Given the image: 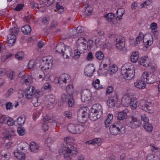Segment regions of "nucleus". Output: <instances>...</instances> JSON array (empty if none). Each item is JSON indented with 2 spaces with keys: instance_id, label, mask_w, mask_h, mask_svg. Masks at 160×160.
Returning <instances> with one entry per match:
<instances>
[{
  "instance_id": "obj_1",
  "label": "nucleus",
  "mask_w": 160,
  "mask_h": 160,
  "mask_svg": "<svg viewBox=\"0 0 160 160\" xmlns=\"http://www.w3.org/2000/svg\"><path fill=\"white\" fill-rule=\"evenodd\" d=\"M64 141L66 143L61 145L59 150V154L61 156L63 157L65 160H71L70 154L74 155H76L78 153L76 148L69 144L73 142L74 139L73 138L69 137L64 138Z\"/></svg>"
},
{
  "instance_id": "obj_2",
  "label": "nucleus",
  "mask_w": 160,
  "mask_h": 160,
  "mask_svg": "<svg viewBox=\"0 0 160 160\" xmlns=\"http://www.w3.org/2000/svg\"><path fill=\"white\" fill-rule=\"evenodd\" d=\"M90 109L88 113V109L87 107H82L80 108L78 112L77 119L78 121L81 123L85 122L89 118L90 119L93 121H95L99 118L102 113L99 112V113L95 111H92Z\"/></svg>"
},
{
  "instance_id": "obj_3",
  "label": "nucleus",
  "mask_w": 160,
  "mask_h": 160,
  "mask_svg": "<svg viewBox=\"0 0 160 160\" xmlns=\"http://www.w3.org/2000/svg\"><path fill=\"white\" fill-rule=\"evenodd\" d=\"M121 72L123 78L126 80H130L135 74L133 65L129 63H125L122 66Z\"/></svg>"
},
{
  "instance_id": "obj_4",
  "label": "nucleus",
  "mask_w": 160,
  "mask_h": 160,
  "mask_svg": "<svg viewBox=\"0 0 160 160\" xmlns=\"http://www.w3.org/2000/svg\"><path fill=\"white\" fill-rule=\"evenodd\" d=\"M109 130L110 134L112 135L124 134L126 131L125 125L119 122L114 123L110 127Z\"/></svg>"
},
{
  "instance_id": "obj_5",
  "label": "nucleus",
  "mask_w": 160,
  "mask_h": 160,
  "mask_svg": "<svg viewBox=\"0 0 160 160\" xmlns=\"http://www.w3.org/2000/svg\"><path fill=\"white\" fill-rule=\"evenodd\" d=\"M19 31V28L14 27L9 30V33L7 36L8 44L9 46H12L15 42L16 35Z\"/></svg>"
},
{
  "instance_id": "obj_6",
  "label": "nucleus",
  "mask_w": 160,
  "mask_h": 160,
  "mask_svg": "<svg viewBox=\"0 0 160 160\" xmlns=\"http://www.w3.org/2000/svg\"><path fill=\"white\" fill-rule=\"evenodd\" d=\"M141 78L148 83L152 84L157 81V77L155 74L145 72L142 74Z\"/></svg>"
},
{
  "instance_id": "obj_7",
  "label": "nucleus",
  "mask_w": 160,
  "mask_h": 160,
  "mask_svg": "<svg viewBox=\"0 0 160 160\" xmlns=\"http://www.w3.org/2000/svg\"><path fill=\"white\" fill-rule=\"evenodd\" d=\"M42 61L45 65L41 66L42 71H45L48 70L52 65L53 58L51 56H47L42 58Z\"/></svg>"
},
{
  "instance_id": "obj_8",
  "label": "nucleus",
  "mask_w": 160,
  "mask_h": 160,
  "mask_svg": "<svg viewBox=\"0 0 160 160\" xmlns=\"http://www.w3.org/2000/svg\"><path fill=\"white\" fill-rule=\"evenodd\" d=\"M40 96L39 91L36 90L34 87H29L27 88L25 91V95L27 99H30L34 96L38 97Z\"/></svg>"
},
{
  "instance_id": "obj_9",
  "label": "nucleus",
  "mask_w": 160,
  "mask_h": 160,
  "mask_svg": "<svg viewBox=\"0 0 160 160\" xmlns=\"http://www.w3.org/2000/svg\"><path fill=\"white\" fill-rule=\"evenodd\" d=\"M87 41L85 38L80 37L77 40V48L80 51L84 52L85 50L88 49V45H87Z\"/></svg>"
},
{
  "instance_id": "obj_10",
  "label": "nucleus",
  "mask_w": 160,
  "mask_h": 160,
  "mask_svg": "<svg viewBox=\"0 0 160 160\" xmlns=\"http://www.w3.org/2000/svg\"><path fill=\"white\" fill-rule=\"evenodd\" d=\"M139 106L140 108L145 112L150 113L153 112V109L151 106V104L147 102L145 100H141L139 104Z\"/></svg>"
},
{
  "instance_id": "obj_11",
  "label": "nucleus",
  "mask_w": 160,
  "mask_h": 160,
  "mask_svg": "<svg viewBox=\"0 0 160 160\" xmlns=\"http://www.w3.org/2000/svg\"><path fill=\"white\" fill-rule=\"evenodd\" d=\"M81 100L82 102H85L91 100L92 94L89 89H87L82 90L81 92Z\"/></svg>"
},
{
  "instance_id": "obj_12",
  "label": "nucleus",
  "mask_w": 160,
  "mask_h": 160,
  "mask_svg": "<svg viewBox=\"0 0 160 160\" xmlns=\"http://www.w3.org/2000/svg\"><path fill=\"white\" fill-rule=\"evenodd\" d=\"M47 99L44 101L46 106L48 109H51L53 107V104L56 103L55 98V97L52 95H49L46 96Z\"/></svg>"
},
{
  "instance_id": "obj_13",
  "label": "nucleus",
  "mask_w": 160,
  "mask_h": 160,
  "mask_svg": "<svg viewBox=\"0 0 160 160\" xmlns=\"http://www.w3.org/2000/svg\"><path fill=\"white\" fill-rule=\"evenodd\" d=\"M153 36L151 34L148 33L144 35L143 42L145 47H148L151 45L153 43Z\"/></svg>"
},
{
  "instance_id": "obj_14",
  "label": "nucleus",
  "mask_w": 160,
  "mask_h": 160,
  "mask_svg": "<svg viewBox=\"0 0 160 160\" xmlns=\"http://www.w3.org/2000/svg\"><path fill=\"white\" fill-rule=\"evenodd\" d=\"M69 77V75L67 74H62L59 77H56L54 79V82L55 83L62 84V82L66 83Z\"/></svg>"
},
{
  "instance_id": "obj_15",
  "label": "nucleus",
  "mask_w": 160,
  "mask_h": 160,
  "mask_svg": "<svg viewBox=\"0 0 160 160\" xmlns=\"http://www.w3.org/2000/svg\"><path fill=\"white\" fill-rule=\"evenodd\" d=\"M125 39L123 37L119 36L116 39V46L117 48L119 50H122L125 47Z\"/></svg>"
},
{
  "instance_id": "obj_16",
  "label": "nucleus",
  "mask_w": 160,
  "mask_h": 160,
  "mask_svg": "<svg viewBox=\"0 0 160 160\" xmlns=\"http://www.w3.org/2000/svg\"><path fill=\"white\" fill-rule=\"evenodd\" d=\"M95 71V68L92 64L87 65L84 69V73L85 76L90 77L92 75Z\"/></svg>"
},
{
  "instance_id": "obj_17",
  "label": "nucleus",
  "mask_w": 160,
  "mask_h": 160,
  "mask_svg": "<svg viewBox=\"0 0 160 160\" xmlns=\"http://www.w3.org/2000/svg\"><path fill=\"white\" fill-rule=\"evenodd\" d=\"M139 63L145 67L148 66L151 64L150 60L148 56H143L139 59Z\"/></svg>"
},
{
  "instance_id": "obj_18",
  "label": "nucleus",
  "mask_w": 160,
  "mask_h": 160,
  "mask_svg": "<svg viewBox=\"0 0 160 160\" xmlns=\"http://www.w3.org/2000/svg\"><path fill=\"white\" fill-rule=\"evenodd\" d=\"M141 123L137 118L132 116L131 117V120L130 121L128 124L129 126L132 128H136L140 125Z\"/></svg>"
},
{
  "instance_id": "obj_19",
  "label": "nucleus",
  "mask_w": 160,
  "mask_h": 160,
  "mask_svg": "<svg viewBox=\"0 0 160 160\" xmlns=\"http://www.w3.org/2000/svg\"><path fill=\"white\" fill-rule=\"evenodd\" d=\"M118 100V96L115 94L113 96L110 97L107 101L108 105L109 107H112Z\"/></svg>"
},
{
  "instance_id": "obj_20",
  "label": "nucleus",
  "mask_w": 160,
  "mask_h": 160,
  "mask_svg": "<svg viewBox=\"0 0 160 160\" xmlns=\"http://www.w3.org/2000/svg\"><path fill=\"white\" fill-rule=\"evenodd\" d=\"M73 29L76 30L77 33H81L83 31V28L81 26H78L77 28H75L74 29L70 30L69 31V33L72 32V33L71 34H68V36L67 37L65 38H72L74 37V33H73Z\"/></svg>"
},
{
  "instance_id": "obj_21",
  "label": "nucleus",
  "mask_w": 160,
  "mask_h": 160,
  "mask_svg": "<svg viewBox=\"0 0 160 160\" xmlns=\"http://www.w3.org/2000/svg\"><path fill=\"white\" fill-rule=\"evenodd\" d=\"M72 50L70 46H66L63 51L62 55L64 58H68L71 55Z\"/></svg>"
},
{
  "instance_id": "obj_22",
  "label": "nucleus",
  "mask_w": 160,
  "mask_h": 160,
  "mask_svg": "<svg viewBox=\"0 0 160 160\" xmlns=\"http://www.w3.org/2000/svg\"><path fill=\"white\" fill-rule=\"evenodd\" d=\"M31 7L33 9H38L39 10L42 12L44 11L45 8L43 7L42 4L39 5L37 2H31L30 3Z\"/></svg>"
},
{
  "instance_id": "obj_23",
  "label": "nucleus",
  "mask_w": 160,
  "mask_h": 160,
  "mask_svg": "<svg viewBox=\"0 0 160 160\" xmlns=\"http://www.w3.org/2000/svg\"><path fill=\"white\" fill-rule=\"evenodd\" d=\"M66 46V45L63 43H59L56 47V52L58 53H61L62 55L63 53V51Z\"/></svg>"
},
{
  "instance_id": "obj_24",
  "label": "nucleus",
  "mask_w": 160,
  "mask_h": 160,
  "mask_svg": "<svg viewBox=\"0 0 160 160\" xmlns=\"http://www.w3.org/2000/svg\"><path fill=\"white\" fill-rule=\"evenodd\" d=\"M29 147L32 152L34 153L38 152L39 149V146L34 142H32L30 143Z\"/></svg>"
},
{
  "instance_id": "obj_25",
  "label": "nucleus",
  "mask_w": 160,
  "mask_h": 160,
  "mask_svg": "<svg viewBox=\"0 0 160 160\" xmlns=\"http://www.w3.org/2000/svg\"><path fill=\"white\" fill-rule=\"evenodd\" d=\"M83 7L86 8L85 10V13L86 15L88 16L91 14L93 10L92 8L87 3H84Z\"/></svg>"
},
{
  "instance_id": "obj_26",
  "label": "nucleus",
  "mask_w": 160,
  "mask_h": 160,
  "mask_svg": "<svg viewBox=\"0 0 160 160\" xmlns=\"http://www.w3.org/2000/svg\"><path fill=\"white\" fill-rule=\"evenodd\" d=\"M130 97L127 94L124 95L121 99L122 103L124 107H128L129 106L130 101Z\"/></svg>"
},
{
  "instance_id": "obj_27",
  "label": "nucleus",
  "mask_w": 160,
  "mask_h": 160,
  "mask_svg": "<svg viewBox=\"0 0 160 160\" xmlns=\"http://www.w3.org/2000/svg\"><path fill=\"white\" fill-rule=\"evenodd\" d=\"M10 128L4 129L2 132L3 134V138L4 139L10 140L11 139V136L10 133Z\"/></svg>"
},
{
  "instance_id": "obj_28",
  "label": "nucleus",
  "mask_w": 160,
  "mask_h": 160,
  "mask_svg": "<svg viewBox=\"0 0 160 160\" xmlns=\"http://www.w3.org/2000/svg\"><path fill=\"white\" fill-rule=\"evenodd\" d=\"M145 82L142 80L137 81L134 83V86L137 88L140 89H144L146 87Z\"/></svg>"
},
{
  "instance_id": "obj_29",
  "label": "nucleus",
  "mask_w": 160,
  "mask_h": 160,
  "mask_svg": "<svg viewBox=\"0 0 160 160\" xmlns=\"http://www.w3.org/2000/svg\"><path fill=\"white\" fill-rule=\"evenodd\" d=\"M129 105L132 110L135 109L137 106L138 100L136 98H132L131 99L129 103Z\"/></svg>"
},
{
  "instance_id": "obj_30",
  "label": "nucleus",
  "mask_w": 160,
  "mask_h": 160,
  "mask_svg": "<svg viewBox=\"0 0 160 160\" xmlns=\"http://www.w3.org/2000/svg\"><path fill=\"white\" fill-rule=\"evenodd\" d=\"M55 0H39L40 4H42L43 7H47L52 4Z\"/></svg>"
},
{
  "instance_id": "obj_31",
  "label": "nucleus",
  "mask_w": 160,
  "mask_h": 160,
  "mask_svg": "<svg viewBox=\"0 0 160 160\" xmlns=\"http://www.w3.org/2000/svg\"><path fill=\"white\" fill-rule=\"evenodd\" d=\"M91 109L92 110V111H95L98 112V113L99 112H101L102 113V109L101 105L97 103L93 104Z\"/></svg>"
},
{
  "instance_id": "obj_32",
  "label": "nucleus",
  "mask_w": 160,
  "mask_h": 160,
  "mask_svg": "<svg viewBox=\"0 0 160 160\" xmlns=\"http://www.w3.org/2000/svg\"><path fill=\"white\" fill-rule=\"evenodd\" d=\"M125 13L124 9L123 8H120L117 11L116 18L117 20H120L121 19L122 16Z\"/></svg>"
},
{
  "instance_id": "obj_33",
  "label": "nucleus",
  "mask_w": 160,
  "mask_h": 160,
  "mask_svg": "<svg viewBox=\"0 0 160 160\" xmlns=\"http://www.w3.org/2000/svg\"><path fill=\"white\" fill-rule=\"evenodd\" d=\"M22 31L25 34L28 35L30 33L32 29L29 25H26L21 28Z\"/></svg>"
},
{
  "instance_id": "obj_34",
  "label": "nucleus",
  "mask_w": 160,
  "mask_h": 160,
  "mask_svg": "<svg viewBox=\"0 0 160 160\" xmlns=\"http://www.w3.org/2000/svg\"><path fill=\"white\" fill-rule=\"evenodd\" d=\"M113 118V116L112 114L109 113L108 114L107 118L104 122L106 127L108 128L110 124L112 122Z\"/></svg>"
},
{
  "instance_id": "obj_35",
  "label": "nucleus",
  "mask_w": 160,
  "mask_h": 160,
  "mask_svg": "<svg viewBox=\"0 0 160 160\" xmlns=\"http://www.w3.org/2000/svg\"><path fill=\"white\" fill-rule=\"evenodd\" d=\"M139 55L138 52H133L131 56L130 59L132 62H136L138 60Z\"/></svg>"
},
{
  "instance_id": "obj_36",
  "label": "nucleus",
  "mask_w": 160,
  "mask_h": 160,
  "mask_svg": "<svg viewBox=\"0 0 160 160\" xmlns=\"http://www.w3.org/2000/svg\"><path fill=\"white\" fill-rule=\"evenodd\" d=\"M66 91L69 96L72 97L74 91V88L72 84H69L66 87Z\"/></svg>"
},
{
  "instance_id": "obj_37",
  "label": "nucleus",
  "mask_w": 160,
  "mask_h": 160,
  "mask_svg": "<svg viewBox=\"0 0 160 160\" xmlns=\"http://www.w3.org/2000/svg\"><path fill=\"white\" fill-rule=\"evenodd\" d=\"M21 81H24L25 83L27 85H28L31 84L32 82V78L30 76H26L25 77L22 78Z\"/></svg>"
},
{
  "instance_id": "obj_38",
  "label": "nucleus",
  "mask_w": 160,
  "mask_h": 160,
  "mask_svg": "<svg viewBox=\"0 0 160 160\" xmlns=\"http://www.w3.org/2000/svg\"><path fill=\"white\" fill-rule=\"evenodd\" d=\"M100 81L98 79H96L95 81H94L92 82L93 86L96 89H100L102 88V85H100Z\"/></svg>"
},
{
  "instance_id": "obj_39",
  "label": "nucleus",
  "mask_w": 160,
  "mask_h": 160,
  "mask_svg": "<svg viewBox=\"0 0 160 160\" xmlns=\"http://www.w3.org/2000/svg\"><path fill=\"white\" fill-rule=\"evenodd\" d=\"M75 129L77 132L75 134H79L83 131L85 129V127L82 124H77L76 125Z\"/></svg>"
},
{
  "instance_id": "obj_40",
  "label": "nucleus",
  "mask_w": 160,
  "mask_h": 160,
  "mask_svg": "<svg viewBox=\"0 0 160 160\" xmlns=\"http://www.w3.org/2000/svg\"><path fill=\"white\" fill-rule=\"evenodd\" d=\"M1 160H8L10 156V154L7 152L4 153L2 150L1 152Z\"/></svg>"
},
{
  "instance_id": "obj_41",
  "label": "nucleus",
  "mask_w": 160,
  "mask_h": 160,
  "mask_svg": "<svg viewBox=\"0 0 160 160\" xmlns=\"http://www.w3.org/2000/svg\"><path fill=\"white\" fill-rule=\"evenodd\" d=\"M76 125L72 124H69L68 126V129L69 132L75 134L76 132Z\"/></svg>"
},
{
  "instance_id": "obj_42",
  "label": "nucleus",
  "mask_w": 160,
  "mask_h": 160,
  "mask_svg": "<svg viewBox=\"0 0 160 160\" xmlns=\"http://www.w3.org/2000/svg\"><path fill=\"white\" fill-rule=\"evenodd\" d=\"M95 56L98 60H102L104 58V55L102 51L99 50L96 52Z\"/></svg>"
},
{
  "instance_id": "obj_43",
  "label": "nucleus",
  "mask_w": 160,
  "mask_h": 160,
  "mask_svg": "<svg viewBox=\"0 0 160 160\" xmlns=\"http://www.w3.org/2000/svg\"><path fill=\"white\" fill-rule=\"evenodd\" d=\"M143 127L148 132H151L153 130V126L148 122L144 123Z\"/></svg>"
},
{
  "instance_id": "obj_44",
  "label": "nucleus",
  "mask_w": 160,
  "mask_h": 160,
  "mask_svg": "<svg viewBox=\"0 0 160 160\" xmlns=\"http://www.w3.org/2000/svg\"><path fill=\"white\" fill-rule=\"evenodd\" d=\"M114 17V14L112 12L107 14L106 15H104L106 20L109 22H112Z\"/></svg>"
},
{
  "instance_id": "obj_45",
  "label": "nucleus",
  "mask_w": 160,
  "mask_h": 160,
  "mask_svg": "<svg viewBox=\"0 0 160 160\" xmlns=\"http://www.w3.org/2000/svg\"><path fill=\"white\" fill-rule=\"evenodd\" d=\"M53 117L52 115L48 114L44 116L43 118V120L45 122L50 123L52 122Z\"/></svg>"
},
{
  "instance_id": "obj_46",
  "label": "nucleus",
  "mask_w": 160,
  "mask_h": 160,
  "mask_svg": "<svg viewBox=\"0 0 160 160\" xmlns=\"http://www.w3.org/2000/svg\"><path fill=\"white\" fill-rule=\"evenodd\" d=\"M127 113L123 111L120 112L118 114V118L119 120H123L127 118Z\"/></svg>"
},
{
  "instance_id": "obj_47",
  "label": "nucleus",
  "mask_w": 160,
  "mask_h": 160,
  "mask_svg": "<svg viewBox=\"0 0 160 160\" xmlns=\"http://www.w3.org/2000/svg\"><path fill=\"white\" fill-rule=\"evenodd\" d=\"M158 156L155 154H149L147 157V160H159Z\"/></svg>"
},
{
  "instance_id": "obj_48",
  "label": "nucleus",
  "mask_w": 160,
  "mask_h": 160,
  "mask_svg": "<svg viewBox=\"0 0 160 160\" xmlns=\"http://www.w3.org/2000/svg\"><path fill=\"white\" fill-rule=\"evenodd\" d=\"M152 1L151 0H147L144 1L143 3L141 4L140 6L141 8H148L151 5Z\"/></svg>"
},
{
  "instance_id": "obj_49",
  "label": "nucleus",
  "mask_w": 160,
  "mask_h": 160,
  "mask_svg": "<svg viewBox=\"0 0 160 160\" xmlns=\"http://www.w3.org/2000/svg\"><path fill=\"white\" fill-rule=\"evenodd\" d=\"M118 70V69L117 66L116 65L114 64L110 67L108 71L110 74H112L116 72Z\"/></svg>"
},
{
  "instance_id": "obj_50",
  "label": "nucleus",
  "mask_w": 160,
  "mask_h": 160,
  "mask_svg": "<svg viewBox=\"0 0 160 160\" xmlns=\"http://www.w3.org/2000/svg\"><path fill=\"white\" fill-rule=\"evenodd\" d=\"M39 96L38 95V97L35 96V97L33 98L32 100V102L35 107H37L39 105L40 102H38V98Z\"/></svg>"
},
{
  "instance_id": "obj_51",
  "label": "nucleus",
  "mask_w": 160,
  "mask_h": 160,
  "mask_svg": "<svg viewBox=\"0 0 160 160\" xmlns=\"http://www.w3.org/2000/svg\"><path fill=\"white\" fill-rule=\"evenodd\" d=\"M57 10L60 13H62L64 11V8L62 6L60 5L59 2H57L56 5Z\"/></svg>"
},
{
  "instance_id": "obj_52",
  "label": "nucleus",
  "mask_w": 160,
  "mask_h": 160,
  "mask_svg": "<svg viewBox=\"0 0 160 160\" xmlns=\"http://www.w3.org/2000/svg\"><path fill=\"white\" fill-rule=\"evenodd\" d=\"M144 37V35L143 34V33L140 32L136 38V42L138 43L140 41L142 40L143 41Z\"/></svg>"
},
{
  "instance_id": "obj_53",
  "label": "nucleus",
  "mask_w": 160,
  "mask_h": 160,
  "mask_svg": "<svg viewBox=\"0 0 160 160\" xmlns=\"http://www.w3.org/2000/svg\"><path fill=\"white\" fill-rule=\"evenodd\" d=\"M14 122L12 118L8 117L6 124L8 126H12L14 125Z\"/></svg>"
},
{
  "instance_id": "obj_54",
  "label": "nucleus",
  "mask_w": 160,
  "mask_h": 160,
  "mask_svg": "<svg viewBox=\"0 0 160 160\" xmlns=\"http://www.w3.org/2000/svg\"><path fill=\"white\" fill-rule=\"evenodd\" d=\"M44 80V73H42V74H39L36 78V80L38 82H41Z\"/></svg>"
},
{
  "instance_id": "obj_55",
  "label": "nucleus",
  "mask_w": 160,
  "mask_h": 160,
  "mask_svg": "<svg viewBox=\"0 0 160 160\" xmlns=\"http://www.w3.org/2000/svg\"><path fill=\"white\" fill-rule=\"evenodd\" d=\"M72 97L69 96V95H67L66 94H63L62 96V101L63 103L66 102H67L68 100L70 99L69 97Z\"/></svg>"
},
{
  "instance_id": "obj_56",
  "label": "nucleus",
  "mask_w": 160,
  "mask_h": 160,
  "mask_svg": "<svg viewBox=\"0 0 160 160\" xmlns=\"http://www.w3.org/2000/svg\"><path fill=\"white\" fill-rule=\"evenodd\" d=\"M27 13L24 15V17H22L23 20L24 21H26L27 23H29L30 21L31 17L28 14V12H27Z\"/></svg>"
},
{
  "instance_id": "obj_57",
  "label": "nucleus",
  "mask_w": 160,
  "mask_h": 160,
  "mask_svg": "<svg viewBox=\"0 0 160 160\" xmlns=\"http://www.w3.org/2000/svg\"><path fill=\"white\" fill-rule=\"evenodd\" d=\"M87 45H88V46L90 48H92L93 47L94 45H95V42L93 41L92 40L90 39L87 41Z\"/></svg>"
},
{
  "instance_id": "obj_58",
  "label": "nucleus",
  "mask_w": 160,
  "mask_h": 160,
  "mask_svg": "<svg viewBox=\"0 0 160 160\" xmlns=\"http://www.w3.org/2000/svg\"><path fill=\"white\" fill-rule=\"evenodd\" d=\"M79 50H75L74 51V56H73V58L75 59H77L80 57L81 53L80 51H79Z\"/></svg>"
},
{
  "instance_id": "obj_59",
  "label": "nucleus",
  "mask_w": 160,
  "mask_h": 160,
  "mask_svg": "<svg viewBox=\"0 0 160 160\" xmlns=\"http://www.w3.org/2000/svg\"><path fill=\"white\" fill-rule=\"evenodd\" d=\"M53 142L51 138H48L45 141V144L48 147H50L51 145Z\"/></svg>"
},
{
  "instance_id": "obj_60",
  "label": "nucleus",
  "mask_w": 160,
  "mask_h": 160,
  "mask_svg": "<svg viewBox=\"0 0 160 160\" xmlns=\"http://www.w3.org/2000/svg\"><path fill=\"white\" fill-rule=\"evenodd\" d=\"M15 157L18 159H20V150L18 148L15 149L14 152Z\"/></svg>"
},
{
  "instance_id": "obj_61",
  "label": "nucleus",
  "mask_w": 160,
  "mask_h": 160,
  "mask_svg": "<svg viewBox=\"0 0 160 160\" xmlns=\"http://www.w3.org/2000/svg\"><path fill=\"white\" fill-rule=\"evenodd\" d=\"M35 60L34 59H31L30 60L28 63V68H32L35 65Z\"/></svg>"
},
{
  "instance_id": "obj_62",
  "label": "nucleus",
  "mask_w": 160,
  "mask_h": 160,
  "mask_svg": "<svg viewBox=\"0 0 160 160\" xmlns=\"http://www.w3.org/2000/svg\"><path fill=\"white\" fill-rule=\"evenodd\" d=\"M151 33L152 36L153 35L156 39H158L159 36V32L158 30H156L154 31H151Z\"/></svg>"
},
{
  "instance_id": "obj_63",
  "label": "nucleus",
  "mask_w": 160,
  "mask_h": 160,
  "mask_svg": "<svg viewBox=\"0 0 160 160\" xmlns=\"http://www.w3.org/2000/svg\"><path fill=\"white\" fill-rule=\"evenodd\" d=\"M158 28V26L157 24L155 22H153L152 23L149 27L150 29L151 30V31H154L157 30L156 29Z\"/></svg>"
},
{
  "instance_id": "obj_64",
  "label": "nucleus",
  "mask_w": 160,
  "mask_h": 160,
  "mask_svg": "<svg viewBox=\"0 0 160 160\" xmlns=\"http://www.w3.org/2000/svg\"><path fill=\"white\" fill-rule=\"evenodd\" d=\"M40 114V111H36L34 112L33 115V118L34 120L37 119Z\"/></svg>"
}]
</instances>
